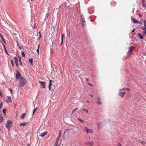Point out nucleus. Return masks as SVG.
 <instances>
[{
	"mask_svg": "<svg viewBox=\"0 0 146 146\" xmlns=\"http://www.w3.org/2000/svg\"><path fill=\"white\" fill-rule=\"evenodd\" d=\"M11 62L12 64V65L13 66H14V64L13 63V61L12 60H11Z\"/></svg>",
	"mask_w": 146,
	"mask_h": 146,
	"instance_id": "31",
	"label": "nucleus"
},
{
	"mask_svg": "<svg viewBox=\"0 0 146 146\" xmlns=\"http://www.w3.org/2000/svg\"><path fill=\"white\" fill-rule=\"evenodd\" d=\"M125 93V92H122L120 91L118 93V95L120 96H121V98H123L124 96Z\"/></svg>",
	"mask_w": 146,
	"mask_h": 146,
	"instance_id": "9",
	"label": "nucleus"
},
{
	"mask_svg": "<svg viewBox=\"0 0 146 146\" xmlns=\"http://www.w3.org/2000/svg\"><path fill=\"white\" fill-rule=\"evenodd\" d=\"M21 77H22L21 76L20 73V72L18 71H16V79H19L20 78H21Z\"/></svg>",
	"mask_w": 146,
	"mask_h": 146,
	"instance_id": "4",
	"label": "nucleus"
},
{
	"mask_svg": "<svg viewBox=\"0 0 146 146\" xmlns=\"http://www.w3.org/2000/svg\"><path fill=\"white\" fill-rule=\"evenodd\" d=\"M82 110L84 111V112H85L86 113H88V111L87 110V109H84V108H83L82 109Z\"/></svg>",
	"mask_w": 146,
	"mask_h": 146,
	"instance_id": "24",
	"label": "nucleus"
},
{
	"mask_svg": "<svg viewBox=\"0 0 146 146\" xmlns=\"http://www.w3.org/2000/svg\"><path fill=\"white\" fill-rule=\"evenodd\" d=\"M75 72H79V71L78 70H76Z\"/></svg>",
	"mask_w": 146,
	"mask_h": 146,
	"instance_id": "50",
	"label": "nucleus"
},
{
	"mask_svg": "<svg viewBox=\"0 0 146 146\" xmlns=\"http://www.w3.org/2000/svg\"><path fill=\"white\" fill-rule=\"evenodd\" d=\"M137 35L139 36H142L141 33H137Z\"/></svg>",
	"mask_w": 146,
	"mask_h": 146,
	"instance_id": "36",
	"label": "nucleus"
},
{
	"mask_svg": "<svg viewBox=\"0 0 146 146\" xmlns=\"http://www.w3.org/2000/svg\"><path fill=\"white\" fill-rule=\"evenodd\" d=\"M140 39H142L143 38V37H140Z\"/></svg>",
	"mask_w": 146,
	"mask_h": 146,
	"instance_id": "59",
	"label": "nucleus"
},
{
	"mask_svg": "<svg viewBox=\"0 0 146 146\" xmlns=\"http://www.w3.org/2000/svg\"><path fill=\"white\" fill-rule=\"evenodd\" d=\"M7 99L6 100V102L7 103H10L11 102V99L10 96H7Z\"/></svg>",
	"mask_w": 146,
	"mask_h": 146,
	"instance_id": "11",
	"label": "nucleus"
},
{
	"mask_svg": "<svg viewBox=\"0 0 146 146\" xmlns=\"http://www.w3.org/2000/svg\"><path fill=\"white\" fill-rule=\"evenodd\" d=\"M100 98H98V101H100Z\"/></svg>",
	"mask_w": 146,
	"mask_h": 146,
	"instance_id": "47",
	"label": "nucleus"
},
{
	"mask_svg": "<svg viewBox=\"0 0 146 146\" xmlns=\"http://www.w3.org/2000/svg\"><path fill=\"white\" fill-rule=\"evenodd\" d=\"M126 90H127L128 91H129V90H130L129 89H127V88H126Z\"/></svg>",
	"mask_w": 146,
	"mask_h": 146,
	"instance_id": "58",
	"label": "nucleus"
},
{
	"mask_svg": "<svg viewBox=\"0 0 146 146\" xmlns=\"http://www.w3.org/2000/svg\"><path fill=\"white\" fill-rule=\"evenodd\" d=\"M86 81H87V82H88L89 81V79H88V78H86Z\"/></svg>",
	"mask_w": 146,
	"mask_h": 146,
	"instance_id": "54",
	"label": "nucleus"
},
{
	"mask_svg": "<svg viewBox=\"0 0 146 146\" xmlns=\"http://www.w3.org/2000/svg\"><path fill=\"white\" fill-rule=\"evenodd\" d=\"M78 109V108H76L74 110L73 112H74L75 111Z\"/></svg>",
	"mask_w": 146,
	"mask_h": 146,
	"instance_id": "42",
	"label": "nucleus"
},
{
	"mask_svg": "<svg viewBox=\"0 0 146 146\" xmlns=\"http://www.w3.org/2000/svg\"><path fill=\"white\" fill-rule=\"evenodd\" d=\"M145 0H142V2L143 4L142 6L146 8V3H145Z\"/></svg>",
	"mask_w": 146,
	"mask_h": 146,
	"instance_id": "12",
	"label": "nucleus"
},
{
	"mask_svg": "<svg viewBox=\"0 0 146 146\" xmlns=\"http://www.w3.org/2000/svg\"><path fill=\"white\" fill-rule=\"evenodd\" d=\"M94 143V142L91 141H87L85 142V144L90 146H92Z\"/></svg>",
	"mask_w": 146,
	"mask_h": 146,
	"instance_id": "5",
	"label": "nucleus"
},
{
	"mask_svg": "<svg viewBox=\"0 0 146 146\" xmlns=\"http://www.w3.org/2000/svg\"><path fill=\"white\" fill-rule=\"evenodd\" d=\"M84 129L87 133H92V130L88 129L87 127H85L84 128Z\"/></svg>",
	"mask_w": 146,
	"mask_h": 146,
	"instance_id": "10",
	"label": "nucleus"
},
{
	"mask_svg": "<svg viewBox=\"0 0 146 146\" xmlns=\"http://www.w3.org/2000/svg\"><path fill=\"white\" fill-rule=\"evenodd\" d=\"M7 123L6 125V126L9 130H10V128L11 127L12 123V121L10 120H8L7 121Z\"/></svg>",
	"mask_w": 146,
	"mask_h": 146,
	"instance_id": "2",
	"label": "nucleus"
},
{
	"mask_svg": "<svg viewBox=\"0 0 146 146\" xmlns=\"http://www.w3.org/2000/svg\"><path fill=\"white\" fill-rule=\"evenodd\" d=\"M87 102L89 103V101L88 100H87V101H86Z\"/></svg>",
	"mask_w": 146,
	"mask_h": 146,
	"instance_id": "60",
	"label": "nucleus"
},
{
	"mask_svg": "<svg viewBox=\"0 0 146 146\" xmlns=\"http://www.w3.org/2000/svg\"><path fill=\"white\" fill-rule=\"evenodd\" d=\"M38 82L41 85L42 87V88H45V83L44 82L39 81Z\"/></svg>",
	"mask_w": 146,
	"mask_h": 146,
	"instance_id": "6",
	"label": "nucleus"
},
{
	"mask_svg": "<svg viewBox=\"0 0 146 146\" xmlns=\"http://www.w3.org/2000/svg\"><path fill=\"white\" fill-rule=\"evenodd\" d=\"M134 10H135V9L133 8V11H132V12L133 13H134Z\"/></svg>",
	"mask_w": 146,
	"mask_h": 146,
	"instance_id": "52",
	"label": "nucleus"
},
{
	"mask_svg": "<svg viewBox=\"0 0 146 146\" xmlns=\"http://www.w3.org/2000/svg\"><path fill=\"white\" fill-rule=\"evenodd\" d=\"M58 141H59V139H58V140L56 139V141L55 143V145H56V146H58Z\"/></svg>",
	"mask_w": 146,
	"mask_h": 146,
	"instance_id": "26",
	"label": "nucleus"
},
{
	"mask_svg": "<svg viewBox=\"0 0 146 146\" xmlns=\"http://www.w3.org/2000/svg\"><path fill=\"white\" fill-rule=\"evenodd\" d=\"M78 120H79L80 122H81L83 123L84 122V121L83 120H82L80 118H78Z\"/></svg>",
	"mask_w": 146,
	"mask_h": 146,
	"instance_id": "30",
	"label": "nucleus"
},
{
	"mask_svg": "<svg viewBox=\"0 0 146 146\" xmlns=\"http://www.w3.org/2000/svg\"><path fill=\"white\" fill-rule=\"evenodd\" d=\"M52 84V83H50V84H49V90H51L50 86Z\"/></svg>",
	"mask_w": 146,
	"mask_h": 146,
	"instance_id": "34",
	"label": "nucleus"
},
{
	"mask_svg": "<svg viewBox=\"0 0 146 146\" xmlns=\"http://www.w3.org/2000/svg\"><path fill=\"white\" fill-rule=\"evenodd\" d=\"M141 143L143 144L144 145H145V142L144 141H142L141 142Z\"/></svg>",
	"mask_w": 146,
	"mask_h": 146,
	"instance_id": "45",
	"label": "nucleus"
},
{
	"mask_svg": "<svg viewBox=\"0 0 146 146\" xmlns=\"http://www.w3.org/2000/svg\"><path fill=\"white\" fill-rule=\"evenodd\" d=\"M90 96H91V97H92L93 96V95L91 94L90 95Z\"/></svg>",
	"mask_w": 146,
	"mask_h": 146,
	"instance_id": "56",
	"label": "nucleus"
},
{
	"mask_svg": "<svg viewBox=\"0 0 146 146\" xmlns=\"http://www.w3.org/2000/svg\"><path fill=\"white\" fill-rule=\"evenodd\" d=\"M88 84L89 85H91V86H92V85L91 84H90V83H88Z\"/></svg>",
	"mask_w": 146,
	"mask_h": 146,
	"instance_id": "57",
	"label": "nucleus"
},
{
	"mask_svg": "<svg viewBox=\"0 0 146 146\" xmlns=\"http://www.w3.org/2000/svg\"><path fill=\"white\" fill-rule=\"evenodd\" d=\"M59 133V135L58 137H57V139H56L57 140H58V139H59L60 138V136L61 135V131L60 130Z\"/></svg>",
	"mask_w": 146,
	"mask_h": 146,
	"instance_id": "21",
	"label": "nucleus"
},
{
	"mask_svg": "<svg viewBox=\"0 0 146 146\" xmlns=\"http://www.w3.org/2000/svg\"><path fill=\"white\" fill-rule=\"evenodd\" d=\"M26 115L25 113H23L21 114V116L20 117L21 118H22L23 119L25 116Z\"/></svg>",
	"mask_w": 146,
	"mask_h": 146,
	"instance_id": "16",
	"label": "nucleus"
},
{
	"mask_svg": "<svg viewBox=\"0 0 146 146\" xmlns=\"http://www.w3.org/2000/svg\"><path fill=\"white\" fill-rule=\"evenodd\" d=\"M36 25L35 24L33 25L32 26V27L33 28V29H35L36 28Z\"/></svg>",
	"mask_w": 146,
	"mask_h": 146,
	"instance_id": "29",
	"label": "nucleus"
},
{
	"mask_svg": "<svg viewBox=\"0 0 146 146\" xmlns=\"http://www.w3.org/2000/svg\"><path fill=\"white\" fill-rule=\"evenodd\" d=\"M27 83V80L24 77H21L19 81V86L22 87L25 85Z\"/></svg>",
	"mask_w": 146,
	"mask_h": 146,
	"instance_id": "1",
	"label": "nucleus"
},
{
	"mask_svg": "<svg viewBox=\"0 0 146 146\" xmlns=\"http://www.w3.org/2000/svg\"><path fill=\"white\" fill-rule=\"evenodd\" d=\"M135 29H133V30H132V32L133 33V34H134V32H135Z\"/></svg>",
	"mask_w": 146,
	"mask_h": 146,
	"instance_id": "44",
	"label": "nucleus"
},
{
	"mask_svg": "<svg viewBox=\"0 0 146 146\" xmlns=\"http://www.w3.org/2000/svg\"><path fill=\"white\" fill-rule=\"evenodd\" d=\"M14 60L15 61V64L18 63V60L16 57H15L14 58Z\"/></svg>",
	"mask_w": 146,
	"mask_h": 146,
	"instance_id": "20",
	"label": "nucleus"
},
{
	"mask_svg": "<svg viewBox=\"0 0 146 146\" xmlns=\"http://www.w3.org/2000/svg\"><path fill=\"white\" fill-rule=\"evenodd\" d=\"M134 49V47L133 46H131L129 48V51L127 52V54L128 55H130L132 54V51Z\"/></svg>",
	"mask_w": 146,
	"mask_h": 146,
	"instance_id": "3",
	"label": "nucleus"
},
{
	"mask_svg": "<svg viewBox=\"0 0 146 146\" xmlns=\"http://www.w3.org/2000/svg\"><path fill=\"white\" fill-rule=\"evenodd\" d=\"M82 22V27H84L86 25V23L85 21H83Z\"/></svg>",
	"mask_w": 146,
	"mask_h": 146,
	"instance_id": "22",
	"label": "nucleus"
},
{
	"mask_svg": "<svg viewBox=\"0 0 146 146\" xmlns=\"http://www.w3.org/2000/svg\"><path fill=\"white\" fill-rule=\"evenodd\" d=\"M21 54H22V55L23 57H25V54L24 52H23V51H22Z\"/></svg>",
	"mask_w": 146,
	"mask_h": 146,
	"instance_id": "32",
	"label": "nucleus"
},
{
	"mask_svg": "<svg viewBox=\"0 0 146 146\" xmlns=\"http://www.w3.org/2000/svg\"><path fill=\"white\" fill-rule=\"evenodd\" d=\"M9 91H10L11 93L12 94H13V92H12V90L11 89H10V88L9 89Z\"/></svg>",
	"mask_w": 146,
	"mask_h": 146,
	"instance_id": "39",
	"label": "nucleus"
},
{
	"mask_svg": "<svg viewBox=\"0 0 146 146\" xmlns=\"http://www.w3.org/2000/svg\"><path fill=\"white\" fill-rule=\"evenodd\" d=\"M39 46L38 45V49L37 50V52H38V54H39Z\"/></svg>",
	"mask_w": 146,
	"mask_h": 146,
	"instance_id": "38",
	"label": "nucleus"
},
{
	"mask_svg": "<svg viewBox=\"0 0 146 146\" xmlns=\"http://www.w3.org/2000/svg\"><path fill=\"white\" fill-rule=\"evenodd\" d=\"M37 109V108H36L33 111V114L34 113H35V111H36V110Z\"/></svg>",
	"mask_w": 146,
	"mask_h": 146,
	"instance_id": "40",
	"label": "nucleus"
},
{
	"mask_svg": "<svg viewBox=\"0 0 146 146\" xmlns=\"http://www.w3.org/2000/svg\"><path fill=\"white\" fill-rule=\"evenodd\" d=\"M117 146H121V144L119 143L117 144Z\"/></svg>",
	"mask_w": 146,
	"mask_h": 146,
	"instance_id": "49",
	"label": "nucleus"
},
{
	"mask_svg": "<svg viewBox=\"0 0 146 146\" xmlns=\"http://www.w3.org/2000/svg\"><path fill=\"white\" fill-rule=\"evenodd\" d=\"M19 61H20V62L21 63V65H22V62H21V58L19 59Z\"/></svg>",
	"mask_w": 146,
	"mask_h": 146,
	"instance_id": "46",
	"label": "nucleus"
},
{
	"mask_svg": "<svg viewBox=\"0 0 146 146\" xmlns=\"http://www.w3.org/2000/svg\"><path fill=\"white\" fill-rule=\"evenodd\" d=\"M63 37H62V38H61L62 41H61V43L60 44V45H61L62 44V43H63Z\"/></svg>",
	"mask_w": 146,
	"mask_h": 146,
	"instance_id": "35",
	"label": "nucleus"
},
{
	"mask_svg": "<svg viewBox=\"0 0 146 146\" xmlns=\"http://www.w3.org/2000/svg\"><path fill=\"white\" fill-rule=\"evenodd\" d=\"M144 25L145 27L144 28H143V29H146V19H145L144 21Z\"/></svg>",
	"mask_w": 146,
	"mask_h": 146,
	"instance_id": "17",
	"label": "nucleus"
},
{
	"mask_svg": "<svg viewBox=\"0 0 146 146\" xmlns=\"http://www.w3.org/2000/svg\"><path fill=\"white\" fill-rule=\"evenodd\" d=\"M33 59L32 58H29V62L31 64V66H33Z\"/></svg>",
	"mask_w": 146,
	"mask_h": 146,
	"instance_id": "15",
	"label": "nucleus"
},
{
	"mask_svg": "<svg viewBox=\"0 0 146 146\" xmlns=\"http://www.w3.org/2000/svg\"><path fill=\"white\" fill-rule=\"evenodd\" d=\"M144 31L143 33L146 34V29Z\"/></svg>",
	"mask_w": 146,
	"mask_h": 146,
	"instance_id": "51",
	"label": "nucleus"
},
{
	"mask_svg": "<svg viewBox=\"0 0 146 146\" xmlns=\"http://www.w3.org/2000/svg\"><path fill=\"white\" fill-rule=\"evenodd\" d=\"M1 37V38H2V39H3V41H4V39L3 38V37Z\"/></svg>",
	"mask_w": 146,
	"mask_h": 146,
	"instance_id": "63",
	"label": "nucleus"
},
{
	"mask_svg": "<svg viewBox=\"0 0 146 146\" xmlns=\"http://www.w3.org/2000/svg\"><path fill=\"white\" fill-rule=\"evenodd\" d=\"M131 20L134 23H139V22L137 21L135 19H134L133 18H131Z\"/></svg>",
	"mask_w": 146,
	"mask_h": 146,
	"instance_id": "13",
	"label": "nucleus"
},
{
	"mask_svg": "<svg viewBox=\"0 0 146 146\" xmlns=\"http://www.w3.org/2000/svg\"><path fill=\"white\" fill-rule=\"evenodd\" d=\"M17 46L19 48V49H22V48L21 47L18 45V44H17Z\"/></svg>",
	"mask_w": 146,
	"mask_h": 146,
	"instance_id": "41",
	"label": "nucleus"
},
{
	"mask_svg": "<svg viewBox=\"0 0 146 146\" xmlns=\"http://www.w3.org/2000/svg\"><path fill=\"white\" fill-rule=\"evenodd\" d=\"M49 82H50V83H51L52 80H49Z\"/></svg>",
	"mask_w": 146,
	"mask_h": 146,
	"instance_id": "53",
	"label": "nucleus"
},
{
	"mask_svg": "<svg viewBox=\"0 0 146 146\" xmlns=\"http://www.w3.org/2000/svg\"><path fill=\"white\" fill-rule=\"evenodd\" d=\"M49 13L48 12L47 13H46V17L45 19H47L48 15H49Z\"/></svg>",
	"mask_w": 146,
	"mask_h": 146,
	"instance_id": "28",
	"label": "nucleus"
},
{
	"mask_svg": "<svg viewBox=\"0 0 146 146\" xmlns=\"http://www.w3.org/2000/svg\"><path fill=\"white\" fill-rule=\"evenodd\" d=\"M81 20L82 22L85 21V19L83 15H82L81 16Z\"/></svg>",
	"mask_w": 146,
	"mask_h": 146,
	"instance_id": "19",
	"label": "nucleus"
},
{
	"mask_svg": "<svg viewBox=\"0 0 146 146\" xmlns=\"http://www.w3.org/2000/svg\"><path fill=\"white\" fill-rule=\"evenodd\" d=\"M27 123V122H23L20 123L19 125L20 126H24Z\"/></svg>",
	"mask_w": 146,
	"mask_h": 146,
	"instance_id": "14",
	"label": "nucleus"
},
{
	"mask_svg": "<svg viewBox=\"0 0 146 146\" xmlns=\"http://www.w3.org/2000/svg\"><path fill=\"white\" fill-rule=\"evenodd\" d=\"M139 17H141L142 16H141L140 14H139Z\"/></svg>",
	"mask_w": 146,
	"mask_h": 146,
	"instance_id": "61",
	"label": "nucleus"
},
{
	"mask_svg": "<svg viewBox=\"0 0 146 146\" xmlns=\"http://www.w3.org/2000/svg\"><path fill=\"white\" fill-rule=\"evenodd\" d=\"M46 133V131L44 132L43 133H42L40 134V136L41 137H43L45 135V134Z\"/></svg>",
	"mask_w": 146,
	"mask_h": 146,
	"instance_id": "18",
	"label": "nucleus"
},
{
	"mask_svg": "<svg viewBox=\"0 0 146 146\" xmlns=\"http://www.w3.org/2000/svg\"><path fill=\"white\" fill-rule=\"evenodd\" d=\"M3 120L2 116H0V122H1Z\"/></svg>",
	"mask_w": 146,
	"mask_h": 146,
	"instance_id": "27",
	"label": "nucleus"
},
{
	"mask_svg": "<svg viewBox=\"0 0 146 146\" xmlns=\"http://www.w3.org/2000/svg\"><path fill=\"white\" fill-rule=\"evenodd\" d=\"M38 34L39 35V36H41V35L40 33V31H39V33H38V31H37L35 32L34 33V36H38Z\"/></svg>",
	"mask_w": 146,
	"mask_h": 146,
	"instance_id": "8",
	"label": "nucleus"
},
{
	"mask_svg": "<svg viewBox=\"0 0 146 146\" xmlns=\"http://www.w3.org/2000/svg\"><path fill=\"white\" fill-rule=\"evenodd\" d=\"M15 64H16V66L17 67H18V63Z\"/></svg>",
	"mask_w": 146,
	"mask_h": 146,
	"instance_id": "55",
	"label": "nucleus"
},
{
	"mask_svg": "<svg viewBox=\"0 0 146 146\" xmlns=\"http://www.w3.org/2000/svg\"><path fill=\"white\" fill-rule=\"evenodd\" d=\"M117 3L115 1H112L110 3V5L111 7H114L116 5Z\"/></svg>",
	"mask_w": 146,
	"mask_h": 146,
	"instance_id": "7",
	"label": "nucleus"
},
{
	"mask_svg": "<svg viewBox=\"0 0 146 146\" xmlns=\"http://www.w3.org/2000/svg\"><path fill=\"white\" fill-rule=\"evenodd\" d=\"M0 36H3L1 34H0Z\"/></svg>",
	"mask_w": 146,
	"mask_h": 146,
	"instance_id": "62",
	"label": "nucleus"
},
{
	"mask_svg": "<svg viewBox=\"0 0 146 146\" xmlns=\"http://www.w3.org/2000/svg\"><path fill=\"white\" fill-rule=\"evenodd\" d=\"M30 144H28L27 145V146H30Z\"/></svg>",
	"mask_w": 146,
	"mask_h": 146,
	"instance_id": "64",
	"label": "nucleus"
},
{
	"mask_svg": "<svg viewBox=\"0 0 146 146\" xmlns=\"http://www.w3.org/2000/svg\"><path fill=\"white\" fill-rule=\"evenodd\" d=\"M6 109H4L3 110V112L4 115H6Z\"/></svg>",
	"mask_w": 146,
	"mask_h": 146,
	"instance_id": "23",
	"label": "nucleus"
},
{
	"mask_svg": "<svg viewBox=\"0 0 146 146\" xmlns=\"http://www.w3.org/2000/svg\"><path fill=\"white\" fill-rule=\"evenodd\" d=\"M126 88H122V89H119V90L120 91H123V90H126Z\"/></svg>",
	"mask_w": 146,
	"mask_h": 146,
	"instance_id": "33",
	"label": "nucleus"
},
{
	"mask_svg": "<svg viewBox=\"0 0 146 146\" xmlns=\"http://www.w3.org/2000/svg\"><path fill=\"white\" fill-rule=\"evenodd\" d=\"M97 104L99 105H101L102 104V102L100 101H98L97 102Z\"/></svg>",
	"mask_w": 146,
	"mask_h": 146,
	"instance_id": "25",
	"label": "nucleus"
},
{
	"mask_svg": "<svg viewBox=\"0 0 146 146\" xmlns=\"http://www.w3.org/2000/svg\"><path fill=\"white\" fill-rule=\"evenodd\" d=\"M2 102H1V104L0 105V107L1 108H2Z\"/></svg>",
	"mask_w": 146,
	"mask_h": 146,
	"instance_id": "43",
	"label": "nucleus"
},
{
	"mask_svg": "<svg viewBox=\"0 0 146 146\" xmlns=\"http://www.w3.org/2000/svg\"><path fill=\"white\" fill-rule=\"evenodd\" d=\"M3 44V46H4L5 49V51H6V53H7V54L8 55V53H7V50H6V48H5V46H4V44Z\"/></svg>",
	"mask_w": 146,
	"mask_h": 146,
	"instance_id": "37",
	"label": "nucleus"
},
{
	"mask_svg": "<svg viewBox=\"0 0 146 146\" xmlns=\"http://www.w3.org/2000/svg\"><path fill=\"white\" fill-rule=\"evenodd\" d=\"M0 96H1V97L2 96V94L1 91H0Z\"/></svg>",
	"mask_w": 146,
	"mask_h": 146,
	"instance_id": "48",
	"label": "nucleus"
}]
</instances>
